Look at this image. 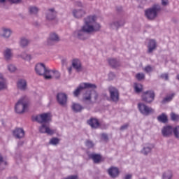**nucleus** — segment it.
Wrapping results in <instances>:
<instances>
[{"instance_id":"nucleus-1","label":"nucleus","mask_w":179,"mask_h":179,"mask_svg":"<svg viewBox=\"0 0 179 179\" xmlns=\"http://www.w3.org/2000/svg\"><path fill=\"white\" fill-rule=\"evenodd\" d=\"M101 27L100 24L96 23L95 15H90L84 18V25L81 29L73 31V36L78 40H87L90 37L92 33H97L100 31Z\"/></svg>"},{"instance_id":"nucleus-2","label":"nucleus","mask_w":179,"mask_h":179,"mask_svg":"<svg viewBox=\"0 0 179 179\" xmlns=\"http://www.w3.org/2000/svg\"><path fill=\"white\" fill-rule=\"evenodd\" d=\"M162 9L160 4L155 3L145 10V17L148 20H155L159 16V13L162 12Z\"/></svg>"},{"instance_id":"nucleus-3","label":"nucleus","mask_w":179,"mask_h":179,"mask_svg":"<svg viewBox=\"0 0 179 179\" xmlns=\"http://www.w3.org/2000/svg\"><path fill=\"white\" fill-rule=\"evenodd\" d=\"M35 71L37 75H39V76H43L45 79H52V76H51V70L47 69V67H45V64L43 63L36 64Z\"/></svg>"},{"instance_id":"nucleus-4","label":"nucleus","mask_w":179,"mask_h":179,"mask_svg":"<svg viewBox=\"0 0 179 179\" xmlns=\"http://www.w3.org/2000/svg\"><path fill=\"white\" fill-rule=\"evenodd\" d=\"M29 107V98L24 96L21 98L15 104V110L17 114L24 113V110Z\"/></svg>"},{"instance_id":"nucleus-5","label":"nucleus","mask_w":179,"mask_h":179,"mask_svg":"<svg viewBox=\"0 0 179 179\" xmlns=\"http://www.w3.org/2000/svg\"><path fill=\"white\" fill-rule=\"evenodd\" d=\"M83 89H97V85L90 83H84L83 84H80L78 87V88L75 90L73 92L74 97H78V96L80 94V92H82Z\"/></svg>"},{"instance_id":"nucleus-6","label":"nucleus","mask_w":179,"mask_h":179,"mask_svg":"<svg viewBox=\"0 0 179 179\" xmlns=\"http://www.w3.org/2000/svg\"><path fill=\"white\" fill-rule=\"evenodd\" d=\"M32 121H36L38 124H48L51 121L50 113H42L36 116H32Z\"/></svg>"},{"instance_id":"nucleus-7","label":"nucleus","mask_w":179,"mask_h":179,"mask_svg":"<svg viewBox=\"0 0 179 179\" xmlns=\"http://www.w3.org/2000/svg\"><path fill=\"white\" fill-rule=\"evenodd\" d=\"M59 41H61L59 35L56 32H51L47 39L46 44L47 45H55L57 43H59Z\"/></svg>"},{"instance_id":"nucleus-8","label":"nucleus","mask_w":179,"mask_h":179,"mask_svg":"<svg viewBox=\"0 0 179 179\" xmlns=\"http://www.w3.org/2000/svg\"><path fill=\"white\" fill-rule=\"evenodd\" d=\"M138 108L143 115H149L150 114H153L155 113V109L146 106L143 103H138Z\"/></svg>"},{"instance_id":"nucleus-9","label":"nucleus","mask_w":179,"mask_h":179,"mask_svg":"<svg viewBox=\"0 0 179 179\" xmlns=\"http://www.w3.org/2000/svg\"><path fill=\"white\" fill-rule=\"evenodd\" d=\"M141 97L143 101L150 104V103H152L153 100H155V92L152 90L144 92Z\"/></svg>"},{"instance_id":"nucleus-10","label":"nucleus","mask_w":179,"mask_h":179,"mask_svg":"<svg viewBox=\"0 0 179 179\" xmlns=\"http://www.w3.org/2000/svg\"><path fill=\"white\" fill-rule=\"evenodd\" d=\"M108 92L110 93V100L114 101V103L118 102L120 100V92L117 89L114 87H109Z\"/></svg>"},{"instance_id":"nucleus-11","label":"nucleus","mask_w":179,"mask_h":179,"mask_svg":"<svg viewBox=\"0 0 179 179\" xmlns=\"http://www.w3.org/2000/svg\"><path fill=\"white\" fill-rule=\"evenodd\" d=\"M57 103L62 107H66L68 103V96L65 93L59 92L57 94Z\"/></svg>"},{"instance_id":"nucleus-12","label":"nucleus","mask_w":179,"mask_h":179,"mask_svg":"<svg viewBox=\"0 0 179 179\" xmlns=\"http://www.w3.org/2000/svg\"><path fill=\"white\" fill-rule=\"evenodd\" d=\"M125 24V19L121 18L120 20H115L109 24V27L112 30H118L120 27Z\"/></svg>"},{"instance_id":"nucleus-13","label":"nucleus","mask_w":179,"mask_h":179,"mask_svg":"<svg viewBox=\"0 0 179 179\" xmlns=\"http://www.w3.org/2000/svg\"><path fill=\"white\" fill-rule=\"evenodd\" d=\"M13 33V31H12L10 28L3 27L1 28L0 37L1 38H5V40H9Z\"/></svg>"},{"instance_id":"nucleus-14","label":"nucleus","mask_w":179,"mask_h":179,"mask_svg":"<svg viewBox=\"0 0 179 179\" xmlns=\"http://www.w3.org/2000/svg\"><path fill=\"white\" fill-rule=\"evenodd\" d=\"M71 66L76 70V72H82L83 71L82 62L79 59H73L71 62Z\"/></svg>"},{"instance_id":"nucleus-15","label":"nucleus","mask_w":179,"mask_h":179,"mask_svg":"<svg viewBox=\"0 0 179 179\" xmlns=\"http://www.w3.org/2000/svg\"><path fill=\"white\" fill-rule=\"evenodd\" d=\"M45 17L48 20H55V18L57 17V11L55 10V8H48L45 13Z\"/></svg>"},{"instance_id":"nucleus-16","label":"nucleus","mask_w":179,"mask_h":179,"mask_svg":"<svg viewBox=\"0 0 179 179\" xmlns=\"http://www.w3.org/2000/svg\"><path fill=\"white\" fill-rule=\"evenodd\" d=\"M17 87L22 92H26V90H27V80L23 78L18 79L17 82Z\"/></svg>"},{"instance_id":"nucleus-17","label":"nucleus","mask_w":179,"mask_h":179,"mask_svg":"<svg viewBox=\"0 0 179 179\" xmlns=\"http://www.w3.org/2000/svg\"><path fill=\"white\" fill-rule=\"evenodd\" d=\"M157 48V43L155 39H150L148 44V54H152L155 50Z\"/></svg>"},{"instance_id":"nucleus-18","label":"nucleus","mask_w":179,"mask_h":179,"mask_svg":"<svg viewBox=\"0 0 179 179\" xmlns=\"http://www.w3.org/2000/svg\"><path fill=\"white\" fill-rule=\"evenodd\" d=\"M154 148L155 145H153V144L147 143L143 145L141 152L142 155H144V156H148V155L152 153V150H153Z\"/></svg>"},{"instance_id":"nucleus-19","label":"nucleus","mask_w":179,"mask_h":179,"mask_svg":"<svg viewBox=\"0 0 179 179\" xmlns=\"http://www.w3.org/2000/svg\"><path fill=\"white\" fill-rule=\"evenodd\" d=\"M39 132L41 134H48V135H53L54 130L50 129L47 124H42L41 126L39 127Z\"/></svg>"},{"instance_id":"nucleus-20","label":"nucleus","mask_w":179,"mask_h":179,"mask_svg":"<svg viewBox=\"0 0 179 179\" xmlns=\"http://www.w3.org/2000/svg\"><path fill=\"white\" fill-rule=\"evenodd\" d=\"M72 15L75 19H82L86 15V11L83 9H73Z\"/></svg>"},{"instance_id":"nucleus-21","label":"nucleus","mask_w":179,"mask_h":179,"mask_svg":"<svg viewBox=\"0 0 179 179\" xmlns=\"http://www.w3.org/2000/svg\"><path fill=\"white\" fill-rule=\"evenodd\" d=\"M108 173L111 178H117L120 176V169L115 166H111L108 169Z\"/></svg>"},{"instance_id":"nucleus-22","label":"nucleus","mask_w":179,"mask_h":179,"mask_svg":"<svg viewBox=\"0 0 179 179\" xmlns=\"http://www.w3.org/2000/svg\"><path fill=\"white\" fill-rule=\"evenodd\" d=\"M173 132H174V129H173V127L171 126H165L162 130V134L165 138L171 136Z\"/></svg>"},{"instance_id":"nucleus-23","label":"nucleus","mask_w":179,"mask_h":179,"mask_svg":"<svg viewBox=\"0 0 179 179\" xmlns=\"http://www.w3.org/2000/svg\"><path fill=\"white\" fill-rule=\"evenodd\" d=\"M13 134L16 139H22V138H24V130L22 128H16L13 131Z\"/></svg>"},{"instance_id":"nucleus-24","label":"nucleus","mask_w":179,"mask_h":179,"mask_svg":"<svg viewBox=\"0 0 179 179\" xmlns=\"http://www.w3.org/2000/svg\"><path fill=\"white\" fill-rule=\"evenodd\" d=\"M19 44L21 48H27L30 45V39L26 37H21L20 38Z\"/></svg>"},{"instance_id":"nucleus-25","label":"nucleus","mask_w":179,"mask_h":179,"mask_svg":"<svg viewBox=\"0 0 179 179\" xmlns=\"http://www.w3.org/2000/svg\"><path fill=\"white\" fill-rule=\"evenodd\" d=\"M71 109L74 113H82V110H85V107H83L80 103H73Z\"/></svg>"},{"instance_id":"nucleus-26","label":"nucleus","mask_w":179,"mask_h":179,"mask_svg":"<svg viewBox=\"0 0 179 179\" xmlns=\"http://www.w3.org/2000/svg\"><path fill=\"white\" fill-rule=\"evenodd\" d=\"M3 56L6 61L9 62L12 59L13 57V53L12 52V49L6 48L3 52Z\"/></svg>"},{"instance_id":"nucleus-27","label":"nucleus","mask_w":179,"mask_h":179,"mask_svg":"<svg viewBox=\"0 0 179 179\" xmlns=\"http://www.w3.org/2000/svg\"><path fill=\"white\" fill-rule=\"evenodd\" d=\"M89 157L93 160L95 164H99L101 162V155L99 154H90Z\"/></svg>"},{"instance_id":"nucleus-28","label":"nucleus","mask_w":179,"mask_h":179,"mask_svg":"<svg viewBox=\"0 0 179 179\" xmlns=\"http://www.w3.org/2000/svg\"><path fill=\"white\" fill-rule=\"evenodd\" d=\"M88 125H90L92 128H99L100 126V123L99 122V120L96 118H91L90 120H87Z\"/></svg>"},{"instance_id":"nucleus-29","label":"nucleus","mask_w":179,"mask_h":179,"mask_svg":"<svg viewBox=\"0 0 179 179\" xmlns=\"http://www.w3.org/2000/svg\"><path fill=\"white\" fill-rule=\"evenodd\" d=\"M17 57L24 59V61H28L29 62L31 61V55H29L26 52H22V53L18 54Z\"/></svg>"},{"instance_id":"nucleus-30","label":"nucleus","mask_w":179,"mask_h":179,"mask_svg":"<svg viewBox=\"0 0 179 179\" xmlns=\"http://www.w3.org/2000/svg\"><path fill=\"white\" fill-rule=\"evenodd\" d=\"M108 62L112 68H117L121 65L120 60L114 58L108 59Z\"/></svg>"},{"instance_id":"nucleus-31","label":"nucleus","mask_w":179,"mask_h":179,"mask_svg":"<svg viewBox=\"0 0 179 179\" xmlns=\"http://www.w3.org/2000/svg\"><path fill=\"white\" fill-rule=\"evenodd\" d=\"M162 179H173V171L167 170L162 173Z\"/></svg>"},{"instance_id":"nucleus-32","label":"nucleus","mask_w":179,"mask_h":179,"mask_svg":"<svg viewBox=\"0 0 179 179\" xmlns=\"http://www.w3.org/2000/svg\"><path fill=\"white\" fill-rule=\"evenodd\" d=\"M157 120L159 122H162V124H166L169 119L167 118V115L165 113H162L160 115L157 117Z\"/></svg>"},{"instance_id":"nucleus-33","label":"nucleus","mask_w":179,"mask_h":179,"mask_svg":"<svg viewBox=\"0 0 179 179\" xmlns=\"http://www.w3.org/2000/svg\"><path fill=\"white\" fill-rule=\"evenodd\" d=\"M6 166H8V162L3 159V157L0 155V170H5Z\"/></svg>"},{"instance_id":"nucleus-34","label":"nucleus","mask_w":179,"mask_h":179,"mask_svg":"<svg viewBox=\"0 0 179 179\" xmlns=\"http://www.w3.org/2000/svg\"><path fill=\"white\" fill-rule=\"evenodd\" d=\"M29 12L30 15H37V13H38V8L31 6L29 7Z\"/></svg>"},{"instance_id":"nucleus-35","label":"nucleus","mask_w":179,"mask_h":179,"mask_svg":"<svg viewBox=\"0 0 179 179\" xmlns=\"http://www.w3.org/2000/svg\"><path fill=\"white\" fill-rule=\"evenodd\" d=\"M143 89V86L142 85V84L134 83V90L136 93H141Z\"/></svg>"},{"instance_id":"nucleus-36","label":"nucleus","mask_w":179,"mask_h":179,"mask_svg":"<svg viewBox=\"0 0 179 179\" xmlns=\"http://www.w3.org/2000/svg\"><path fill=\"white\" fill-rule=\"evenodd\" d=\"M7 69L11 73H13V72H16V66L15 64H9L7 65Z\"/></svg>"},{"instance_id":"nucleus-37","label":"nucleus","mask_w":179,"mask_h":179,"mask_svg":"<svg viewBox=\"0 0 179 179\" xmlns=\"http://www.w3.org/2000/svg\"><path fill=\"white\" fill-rule=\"evenodd\" d=\"M83 100H88L90 101V100H92V92L87 91L83 96Z\"/></svg>"},{"instance_id":"nucleus-38","label":"nucleus","mask_w":179,"mask_h":179,"mask_svg":"<svg viewBox=\"0 0 179 179\" xmlns=\"http://www.w3.org/2000/svg\"><path fill=\"white\" fill-rule=\"evenodd\" d=\"M8 89V84L5 81H0V92L6 90Z\"/></svg>"},{"instance_id":"nucleus-39","label":"nucleus","mask_w":179,"mask_h":179,"mask_svg":"<svg viewBox=\"0 0 179 179\" xmlns=\"http://www.w3.org/2000/svg\"><path fill=\"white\" fill-rule=\"evenodd\" d=\"M173 97H174V94H172L171 95H169V96L165 97L162 100L163 104H164V103H169V101H171V100H173Z\"/></svg>"},{"instance_id":"nucleus-40","label":"nucleus","mask_w":179,"mask_h":179,"mask_svg":"<svg viewBox=\"0 0 179 179\" xmlns=\"http://www.w3.org/2000/svg\"><path fill=\"white\" fill-rule=\"evenodd\" d=\"M173 135L176 139H179V126L173 128Z\"/></svg>"},{"instance_id":"nucleus-41","label":"nucleus","mask_w":179,"mask_h":179,"mask_svg":"<svg viewBox=\"0 0 179 179\" xmlns=\"http://www.w3.org/2000/svg\"><path fill=\"white\" fill-rule=\"evenodd\" d=\"M85 145L87 146V148H88V149H92V148L94 146V143H93V141L90 140H87L85 141Z\"/></svg>"},{"instance_id":"nucleus-42","label":"nucleus","mask_w":179,"mask_h":179,"mask_svg":"<svg viewBox=\"0 0 179 179\" xmlns=\"http://www.w3.org/2000/svg\"><path fill=\"white\" fill-rule=\"evenodd\" d=\"M50 73L54 74L55 79H59V78H61V74L57 71L50 70Z\"/></svg>"},{"instance_id":"nucleus-43","label":"nucleus","mask_w":179,"mask_h":179,"mask_svg":"<svg viewBox=\"0 0 179 179\" xmlns=\"http://www.w3.org/2000/svg\"><path fill=\"white\" fill-rule=\"evenodd\" d=\"M144 72H146V73H149V72H153V67L150 65H148L143 69Z\"/></svg>"},{"instance_id":"nucleus-44","label":"nucleus","mask_w":179,"mask_h":179,"mask_svg":"<svg viewBox=\"0 0 179 179\" xmlns=\"http://www.w3.org/2000/svg\"><path fill=\"white\" fill-rule=\"evenodd\" d=\"M136 78L138 80H143V79H145V74L143 73H138L136 75Z\"/></svg>"},{"instance_id":"nucleus-45","label":"nucleus","mask_w":179,"mask_h":179,"mask_svg":"<svg viewBox=\"0 0 179 179\" xmlns=\"http://www.w3.org/2000/svg\"><path fill=\"white\" fill-rule=\"evenodd\" d=\"M171 118L172 121H178L179 115L174 113H171Z\"/></svg>"},{"instance_id":"nucleus-46","label":"nucleus","mask_w":179,"mask_h":179,"mask_svg":"<svg viewBox=\"0 0 179 179\" xmlns=\"http://www.w3.org/2000/svg\"><path fill=\"white\" fill-rule=\"evenodd\" d=\"M59 143V139H58L57 138H53L50 141V143H51V145H58Z\"/></svg>"},{"instance_id":"nucleus-47","label":"nucleus","mask_w":179,"mask_h":179,"mask_svg":"<svg viewBox=\"0 0 179 179\" xmlns=\"http://www.w3.org/2000/svg\"><path fill=\"white\" fill-rule=\"evenodd\" d=\"M169 0H161L162 6L166 7L169 6Z\"/></svg>"},{"instance_id":"nucleus-48","label":"nucleus","mask_w":179,"mask_h":179,"mask_svg":"<svg viewBox=\"0 0 179 179\" xmlns=\"http://www.w3.org/2000/svg\"><path fill=\"white\" fill-rule=\"evenodd\" d=\"M128 127H129V124L126 123V124H123L122 126H121L120 130V131H125V129H128Z\"/></svg>"},{"instance_id":"nucleus-49","label":"nucleus","mask_w":179,"mask_h":179,"mask_svg":"<svg viewBox=\"0 0 179 179\" xmlns=\"http://www.w3.org/2000/svg\"><path fill=\"white\" fill-rule=\"evenodd\" d=\"M92 94L94 100H97V99H99V94L97 93V92L96 91H92L91 92V95Z\"/></svg>"},{"instance_id":"nucleus-50","label":"nucleus","mask_w":179,"mask_h":179,"mask_svg":"<svg viewBox=\"0 0 179 179\" xmlns=\"http://www.w3.org/2000/svg\"><path fill=\"white\" fill-rule=\"evenodd\" d=\"M115 78V74H114V73H113V72L109 73V74H108L109 80H113Z\"/></svg>"},{"instance_id":"nucleus-51","label":"nucleus","mask_w":179,"mask_h":179,"mask_svg":"<svg viewBox=\"0 0 179 179\" xmlns=\"http://www.w3.org/2000/svg\"><path fill=\"white\" fill-rule=\"evenodd\" d=\"M161 79H165V80H169V74L164 73L160 76Z\"/></svg>"},{"instance_id":"nucleus-52","label":"nucleus","mask_w":179,"mask_h":179,"mask_svg":"<svg viewBox=\"0 0 179 179\" xmlns=\"http://www.w3.org/2000/svg\"><path fill=\"white\" fill-rule=\"evenodd\" d=\"M0 80L1 82H6V78L3 76L2 73H0Z\"/></svg>"},{"instance_id":"nucleus-53","label":"nucleus","mask_w":179,"mask_h":179,"mask_svg":"<svg viewBox=\"0 0 179 179\" xmlns=\"http://www.w3.org/2000/svg\"><path fill=\"white\" fill-rule=\"evenodd\" d=\"M101 138L103 141H108V136L106 134H102Z\"/></svg>"},{"instance_id":"nucleus-54","label":"nucleus","mask_w":179,"mask_h":179,"mask_svg":"<svg viewBox=\"0 0 179 179\" xmlns=\"http://www.w3.org/2000/svg\"><path fill=\"white\" fill-rule=\"evenodd\" d=\"M10 3H20L22 0H8Z\"/></svg>"},{"instance_id":"nucleus-55","label":"nucleus","mask_w":179,"mask_h":179,"mask_svg":"<svg viewBox=\"0 0 179 179\" xmlns=\"http://www.w3.org/2000/svg\"><path fill=\"white\" fill-rule=\"evenodd\" d=\"M76 6H78V8H83V3L80 1H76Z\"/></svg>"},{"instance_id":"nucleus-56","label":"nucleus","mask_w":179,"mask_h":179,"mask_svg":"<svg viewBox=\"0 0 179 179\" xmlns=\"http://www.w3.org/2000/svg\"><path fill=\"white\" fill-rule=\"evenodd\" d=\"M66 179H78V176L73 175L67 177Z\"/></svg>"},{"instance_id":"nucleus-57","label":"nucleus","mask_w":179,"mask_h":179,"mask_svg":"<svg viewBox=\"0 0 179 179\" xmlns=\"http://www.w3.org/2000/svg\"><path fill=\"white\" fill-rule=\"evenodd\" d=\"M73 67H72V66H70V67H69V68L67 69L69 75H71V74L72 73V69H73Z\"/></svg>"},{"instance_id":"nucleus-58","label":"nucleus","mask_w":179,"mask_h":179,"mask_svg":"<svg viewBox=\"0 0 179 179\" xmlns=\"http://www.w3.org/2000/svg\"><path fill=\"white\" fill-rule=\"evenodd\" d=\"M132 178V175H126L125 177H124V179H131Z\"/></svg>"},{"instance_id":"nucleus-59","label":"nucleus","mask_w":179,"mask_h":179,"mask_svg":"<svg viewBox=\"0 0 179 179\" xmlns=\"http://www.w3.org/2000/svg\"><path fill=\"white\" fill-rule=\"evenodd\" d=\"M24 143L23 142V141H20L19 143H18V144H17V145L18 146H23V144H24Z\"/></svg>"},{"instance_id":"nucleus-60","label":"nucleus","mask_w":179,"mask_h":179,"mask_svg":"<svg viewBox=\"0 0 179 179\" xmlns=\"http://www.w3.org/2000/svg\"><path fill=\"white\" fill-rule=\"evenodd\" d=\"M62 64H63V65L65 64H66V59H62Z\"/></svg>"},{"instance_id":"nucleus-61","label":"nucleus","mask_w":179,"mask_h":179,"mask_svg":"<svg viewBox=\"0 0 179 179\" xmlns=\"http://www.w3.org/2000/svg\"><path fill=\"white\" fill-rule=\"evenodd\" d=\"M6 2V0H0V3H5Z\"/></svg>"},{"instance_id":"nucleus-62","label":"nucleus","mask_w":179,"mask_h":179,"mask_svg":"<svg viewBox=\"0 0 179 179\" xmlns=\"http://www.w3.org/2000/svg\"><path fill=\"white\" fill-rule=\"evenodd\" d=\"M117 9L118 12H121V10H122V7L117 8Z\"/></svg>"},{"instance_id":"nucleus-63","label":"nucleus","mask_w":179,"mask_h":179,"mask_svg":"<svg viewBox=\"0 0 179 179\" xmlns=\"http://www.w3.org/2000/svg\"><path fill=\"white\" fill-rule=\"evenodd\" d=\"M3 125V120H0V124Z\"/></svg>"},{"instance_id":"nucleus-64","label":"nucleus","mask_w":179,"mask_h":179,"mask_svg":"<svg viewBox=\"0 0 179 179\" xmlns=\"http://www.w3.org/2000/svg\"><path fill=\"white\" fill-rule=\"evenodd\" d=\"M8 179H17L16 178H8Z\"/></svg>"}]
</instances>
